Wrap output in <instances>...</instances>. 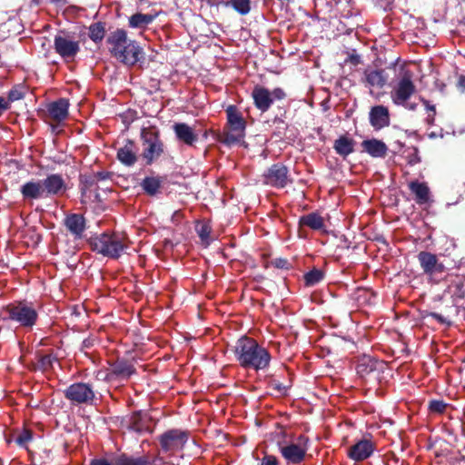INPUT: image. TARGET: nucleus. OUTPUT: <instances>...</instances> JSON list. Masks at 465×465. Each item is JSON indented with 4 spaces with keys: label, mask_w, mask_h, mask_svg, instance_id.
<instances>
[{
    "label": "nucleus",
    "mask_w": 465,
    "mask_h": 465,
    "mask_svg": "<svg viewBox=\"0 0 465 465\" xmlns=\"http://www.w3.org/2000/svg\"><path fill=\"white\" fill-rule=\"evenodd\" d=\"M233 353L241 367L256 371L267 370L272 360L266 348L247 336H242L237 340L233 347Z\"/></svg>",
    "instance_id": "obj_1"
},
{
    "label": "nucleus",
    "mask_w": 465,
    "mask_h": 465,
    "mask_svg": "<svg viewBox=\"0 0 465 465\" xmlns=\"http://www.w3.org/2000/svg\"><path fill=\"white\" fill-rule=\"evenodd\" d=\"M107 42L114 57L124 64L134 65L143 56V49L135 41L129 40L126 32L123 29L113 32Z\"/></svg>",
    "instance_id": "obj_2"
},
{
    "label": "nucleus",
    "mask_w": 465,
    "mask_h": 465,
    "mask_svg": "<svg viewBox=\"0 0 465 465\" xmlns=\"http://www.w3.org/2000/svg\"><path fill=\"white\" fill-rule=\"evenodd\" d=\"M92 250L110 258H118L128 248L126 237L120 233H102L91 239Z\"/></svg>",
    "instance_id": "obj_3"
},
{
    "label": "nucleus",
    "mask_w": 465,
    "mask_h": 465,
    "mask_svg": "<svg viewBox=\"0 0 465 465\" xmlns=\"http://www.w3.org/2000/svg\"><path fill=\"white\" fill-rule=\"evenodd\" d=\"M227 124L222 134V142L232 145L240 143L245 135L246 122L234 105L226 109Z\"/></svg>",
    "instance_id": "obj_4"
},
{
    "label": "nucleus",
    "mask_w": 465,
    "mask_h": 465,
    "mask_svg": "<svg viewBox=\"0 0 465 465\" xmlns=\"http://www.w3.org/2000/svg\"><path fill=\"white\" fill-rule=\"evenodd\" d=\"M415 92L413 73L408 68L401 67L391 92L392 102L397 105H405Z\"/></svg>",
    "instance_id": "obj_5"
},
{
    "label": "nucleus",
    "mask_w": 465,
    "mask_h": 465,
    "mask_svg": "<svg viewBox=\"0 0 465 465\" xmlns=\"http://www.w3.org/2000/svg\"><path fill=\"white\" fill-rule=\"evenodd\" d=\"M277 445L287 463L299 464L304 460L309 449V439L300 435L294 441L289 443L279 441Z\"/></svg>",
    "instance_id": "obj_6"
},
{
    "label": "nucleus",
    "mask_w": 465,
    "mask_h": 465,
    "mask_svg": "<svg viewBox=\"0 0 465 465\" xmlns=\"http://www.w3.org/2000/svg\"><path fill=\"white\" fill-rule=\"evenodd\" d=\"M143 141V157L147 164H151L163 153V143L158 133L151 128H143L141 132Z\"/></svg>",
    "instance_id": "obj_7"
},
{
    "label": "nucleus",
    "mask_w": 465,
    "mask_h": 465,
    "mask_svg": "<svg viewBox=\"0 0 465 465\" xmlns=\"http://www.w3.org/2000/svg\"><path fill=\"white\" fill-rule=\"evenodd\" d=\"M6 312L12 321L24 327H32L35 324L38 314L35 307L27 302H18L6 307Z\"/></svg>",
    "instance_id": "obj_8"
},
{
    "label": "nucleus",
    "mask_w": 465,
    "mask_h": 465,
    "mask_svg": "<svg viewBox=\"0 0 465 465\" xmlns=\"http://www.w3.org/2000/svg\"><path fill=\"white\" fill-rule=\"evenodd\" d=\"M64 397L74 404H92L94 400L93 387L84 382H75L64 391Z\"/></svg>",
    "instance_id": "obj_9"
},
{
    "label": "nucleus",
    "mask_w": 465,
    "mask_h": 465,
    "mask_svg": "<svg viewBox=\"0 0 465 465\" xmlns=\"http://www.w3.org/2000/svg\"><path fill=\"white\" fill-rule=\"evenodd\" d=\"M255 106L262 112H266L274 100H282L285 93L282 88H275L272 92L262 86H255L252 93Z\"/></svg>",
    "instance_id": "obj_10"
},
{
    "label": "nucleus",
    "mask_w": 465,
    "mask_h": 465,
    "mask_svg": "<svg viewBox=\"0 0 465 465\" xmlns=\"http://www.w3.org/2000/svg\"><path fill=\"white\" fill-rule=\"evenodd\" d=\"M187 440L188 436L184 431L170 430L161 435L160 443L163 451L175 454L183 450Z\"/></svg>",
    "instance_id": "obj_11"
},
{
    "label": "nucleus",
    "mask_w": 465,
    "mask_h": 465,
    "mask_svg": "<svg viewBox=\"0 0 465 465\" xmlns=\"http://www.w3.org/2000/svg\"><path fill=\"white\" fill-rule=\"evenodd\" d=\"M288 182V169L283 164H273L264 173V183L271 186L282 188L287 185Z\"/></svg>",
    "instance_id": "obj_12"
},
{
    "label": "nucleus",
    "mask_w": 465,
    "mask_h": 465,
    "mask_svg": "<svg viewBox=\"0 0 465 465\" xmlns=\"http://www.w3.org/2000/svg\"><path fill=\"white\" fill-rule=\"evenodd\" d=\"M135 372V368L133 363L124 360H118L111 364L110 369L106 374L109 381L114 380H127Z\"/></svg>",
    "instance_id": "obj_13"
},
{
    "label": "nucleus",
    "mask_w": 465,
    "mask_h": 465,
    "mask_svg": "<svg viewBox=\"0 0 465 465\" xmlns=\"http://www.w3.org/2000/svg\"><path fill=\"white\" fill-rule=\"evenodd\" d=\"M375 450V444L367 439H362L348 450V457L354 461H361L370 458Z\"/></svg>",
    "instance_id": "obj_14"
},
{
    "label": "nucleus",
    "mask_w": 465,
    "mask_h": 465,
    "mask_svg": "<svg viewBox=\"0 0 465 465\" xmlns=\"http://www.w3.org/2000/svg\"><path fill=\"white\" fill-rule=\"evenodd\" d=\"M54 49L64 59H73L79 52V43L69 37L57 35L54 38Z\"/></svg>",
    "instance_id": "obj_15"
},
{
    "label": "nucleus",
    "mask_w": 465,
    "mask_h": 465,
    "mask_svg": "<svg viewBox=\"0 0 465 465\" xmlns=\"http://www.w3.org/2000/svg\"><path fill=\"white\" fill-rule=\"evenodd\" d=\"M42 183L45 197L62 194L66 190L64 180L57 173L48 175Z\"/></svg>",
    "instance_id": "obj_16"
},
{
    "label": "nucleus",
    "mask_w": 465,
    "mask_h": 465,
    "mask_svg": "<svg viewBox=\"0 0 465 465\" xmlns=\"http://www.w3.org/2000/svg\"><path fill=\"white\" fill-rule=\"evenodd\" d=\"M370 124L375 129H381L390 124V114L384 105L373 106L369 114Z\"/></svg>",
    "instance_id": "obj_17"
},
{
    "label": "nucleus",
    "mask_w": 465,
    "mask_h": 465,
    "mask_svg": "<svg viewBox=\"0 0 465 465\" xmlns=\"http://www.w3.org/2000/svg\"><path fill=\"white\" fill-rule=\"evenodd\" d=\"M64 225L74 238H82L85 230V220L81 214L72 213L64 219Z\"/></svg>",
    "instance_id": "obj_18"
},
{
    "label": "nucleus",
    "mask_w": 465,
    "mask_h": 465,
    "mask_svg": "<svg viewBox=\"0 0 465 465\" xmlns=\"http://www.w3.org/2000/svg\"><path fill=\"white\" fill-rule=\"evenodd\" d=\"M173 131L177 139L187 145H193L197 141L194 130L184 123H177L173 125Z\"/></svg>",
    "instance_id": "obj_19"
},
{
    "label": "nucleus",
    "mask_w": 465,
    "mask_h": 465,
    "mask_svg": "<svg viewBox=\"0 0 465 465\" xmlns=\"http://www.w3.org/2000/svg\"><path fill=\"white\" fill-rule=\"evenodd\" d=\"M20 191L25 199L46 198L42 181H29L22 185Z\"/></svg>",
    "instance_id": "obj_20"
},
{
    "label": "nucleus",
    "mask_w": 465,
    "mask_h": 465,
    "mask_svg": "<svg viewBox=\"0 0 465 465\" xmlns=\"http://www.w3.org/2000/svg\"><path fill=\"white\" fill-rule=\"evenodd\" d=\"M69 103L66 99L61 98L48 104L49 115L56 122L64 120L68 115Z\"/></svg>",
    "instance_id": "obj_21"
},
{
    "label": "nucleus",
    "mask_w": 465,
    "mask_h": 465,
    "mask_svg": "<svg viewBox=\"0 0 465 465\" xmlns=\"http://www.w3.org/2000/svg\"><path fill=\"white\" fill-rule=\"evenodd\" d=\"M118 160L124 165L131 166L137 160V148L135 144L128 141L123 147L117 151Z\"/></svg>",
    "instance_id": "obj_22"
},
{
    "label": "nucleus",
    "mask_w": 465,
    "mask_h": 465,
    "mask_svg": "<svg viewBox=\"0 0 465 465\" xmlns=\"http://www.w3.org/2000/svg\"><path fill=\"white\" fill-rule=\"evenodd\" d=\"M450 283L446 289V294H449L453 301L459 302L464 298V278L461 276H453L449 279Z\"/></svg>",
    "instance_id": "obj_23"
},
{
    "label": "nucleus",
    "mask_w": 465,
    "mask_h": 465,
    "mask_svg": "<svg viewBox=\"0 0 465 465\" xmlns=\"http://www.w3.org/2000/svg\"><path fill=\"white\" fill-rule=\"evenodd\" d=\"M361 145L364 151L372 157H384L388 151L387 145L382 141L377 139L365 140Z\"/></svg>",
    "instance_id": "obj_24"
},
{
    "label": "nucleus",
    "mask_w": 465,
    "mask_h": 465,
    "mask_svg": "<svg viewBox=\"0 0 465 465\" xmlns=\"http://www.w3.org/2000/svg\"><path fill=\"white\" fill-rule=\"evenodd\" d=\"M365 82L370 87L382 88L387 82V76L382 70H367L364 73Z\"/></svg>",
    "instance_id": "obj_25"
},
{
    "label": "nucleus",
    "mask_w": 465,
    "mask_h": 465,
    "mask_svg": "<svg viewBox=\"0 0 465 465\" xmlns=\"http://www.w3.org/2000/svg\"><path fill=\"white\" fill-rule=\"evenodd\" d=\"M409 188L411 193L415 194L417 203H423L428 201L430 191L425 183H420L418 181L411 182Z\"/></svg>",
    "instance_id": "obj_26"
},
{
    "label": "nucleus",
    "mask_w": 465,
    "mask_h": 465,
    "mask_svg": "<svg viewBox=\"0 0 465 465\" xmlns=\"http://www.w3.org/2000/svg\"><path fill=\"white\" fill-rule=\"evenodd\" d=\"M156 17V15L136 13L130 16L129 25L132 28H145Z\"/></svg>",
    "instance_id": "obj_27"
},
{
    "label": "nucleus",
    "mask_w": 465,
    "mask_h": 465,
    "mask_svg": "<svg viewBox=\"0 0 465 465\" xmlns=\"http://www.w3.org/2000/svg\"><path fill=\"white\" fill-rule=\"evenodd\" d=\"M334 149L340 155L347 156L353 152V141L346 136H341L335 141Z\"/></svg>",
    "instance_id": "obj_28"
},
{
    "label": "nucleus",
    "mask_w": 465,
    "mask_h": 465,
    "mask_svg": "<svg viewBox=\"0 0 465 465\" xmlns=\"http://www.w3.org/2000/svg\"><path fill=\"white\" fill-rule=\"evenodd\" d=\"M300 223L313 230H320L324 225L322 217L315 213L302 216Z\"/></svg>",
    "instance_id": "obj_29"
},
{
    "label": "nucleus",
    "mask_w": 465,
    "mask_h": 465,
    "mask_svg": "<svg viewBox=\"0 0 465 465\" xmlns=\"http://www.w3.org/2000/svg\"><path fill=\"white\" fill-rule=\"evenodd\" d=\"M162 184V180L156 176L145 177L141 183L142 188L150 195H154L158 193Z\"/></svg>",
    "instance_id": "obj_30"
},
{
    "label": "nucleus",
    "mask_w": 465,
    "mask_h": 465,
    "mask_svg": "<svg viewBox=\"0 0 465 465\" xmlns=\"http://www.w3.org/2000/svg\"><path fill=\"white\" fill-rule=\"evenodd\" d=\"M376 362L378 361L370 357H363L357 365V373L362 377L369 374L374 371Z\"/></svg>",
    "instance_id": "obj_31"
},
{
    "label": "nucleus",
    "mask_w": 465,
    "mask_h": 465,
    "mask_svg": "<svg viewBox=\"0 0 465 465\" xmlns=\"http://www.w3.org/2000/svg\"><path fill=\"white\" fill-rule=\"evenodd\" d=\"M419 261L426 272H430L436 266V256L426 252L419 254Z\"/></svg>",
    "instance_id": "obj_32"
},
{
    "label": "nucleus",
    "mask_w": 465,
    "mask_h": 465,
    "mask_svg": "<svg viewBox=\"0 0 465 465\" xmlns=\"http://www.w3.org/2000/svg\"><path fill=\"white\" fill-rule=\"evenodd\" d=\"M226 5L232 6L242 15H247L251 10L250 0H230L226 3Z\"/></svg>",
    "instance_id": "obj_33"
},
{
    "label": "nucleus",
    "mask_w": 465,
    "mask_h": 465,
    "mask_svg": "<svg viewBox=\"0 0 465 465\" xmlns=\"http://www.w3.org/2000/svg\"><path fill=\"white\" fill-rule=\"evenodd\" d=\"M104 27L101 23H95L89 27V36L94 42H100L104 36Z\"/></svg>",
    "instance_id": "obj_34"
},
{
    "label": "nucleus",
    "mask_w": 465,
    "mask_h": 465,
    "mask_svg": "<svg viewBox=\"0 0 465 465\" xmlns=\"http://www.w3.org/2000/svg\"><path fill=\"white\" fill-rule=\"evenodd\" d=\"M323 279V272L319 269H313L304 275L306 285L313 286Z\"/></svg>",
    "instance_id": "obj_35"
},
{
    "label": "nucleus",
    "mask_w": 465,
    "mask_h": 465,
    "mask_svg": "<svg viewBox=\"0 0 465 465\" xmlns=\"http://www.w3.org/2000/svg\"><path fill=\"white\" fill-rule=\"evenodd\" d=\"M113 465H133V457H128L125 454H121L113 457Z\"/></svg>",
    "instance_id": "obj_36"
},
{
    "label": "nucleus",
    "mask_w": 465,
    "mask_h": 465,
    "mask_svg": "<svg viewBox=\"0 0 465 465\" xmlns=\"http://www.w3.org/2000/svg\"><path fill=\"white\" fill-rule=\"evenodd\" d=\"M199 237L201 240L208 244L209 243V237H210V227L207 224H202L200 228L197 229Z\"/></svg>",
    "instance_id": "obj_37"
},
{
    "label": "nucleus",
    "mask_w": 465,
    "mask_h": 465,
    "mask_svg": "<svg viewBox=\"0 0 465 465\" xmlns=\"http://www.w3.org/2000/svg\"><path fill=\"white\" fill-rule=\"evenodd\" d=\"M32 439V434L29 430H23L15 439L17 444L21 446H25L27 442H29Z\"/></svg>",
    "instance_id": "obj_38"
},
{
    "label": "nucleus",
    "mask_w": 465,
    "mask_h": 465,
    "mask_svg": "<svg viewBox=\"0 0 465 465\" xmlns=\"http://www.w3.org/2000/svg\"><path fill=\"white\" fill-rule=\"evenodd\" d=\"M261 465H279V460L275 456L266 454L262 459Z\"/></svg>",
    "instance_id": "obj_39"
},
{
    "label": "nucleus",
    "mask_w": 465,
    "mask_h": 465,
    "mask_svg": "<svg viewBox=\"0 0 465 465\" xmlns=\"http://www.w3.org/2000/svg\"><path fill=\"white\" fill-rule=\"evenodd\" d=\"M153 461L146 456L133 458V465H152Z\"/></svg>",
    "instance_id": "obj_40"
},
{
    "label": "nucleus",
    "mask_w": 465,
    "mask_h": 465,
    "mask_svg": "<svg viewBox=\"0 0 465 465\" xmlns=\"http://www.w3.org/2000/svg\"><path fill=\"white\" fill-rule=\"evenodd\" d=\"M24 93L20 90L14 89L9 92L8 100L11 102L22 99Z\"/></svg>",
    "instance_id": "obj_41"
},
{
    "label": "nucleus",
    "mask_w": 465,
    "mask_h": 465,
    "mask_svg": "<svg viewBox=\"0 0 465 465\" xmlns=\"http://www.w3.org/2000/svg\"><path fill=\"white\" fill-rule=\"evenodd\" d=\"M90 465H113V458L111 460L106 459H94L91 461Z\"/></svg>",
    "instance_id": "obj_42"
},
{
    "label": "nucleus",
    "mask_w": 465,
    "mask_h": 465,
    "mask_svg": "<svg viewBox=\"0 0 465 465\" xmlns=\"http://www.w3.org/2000/svg\"><path fill=\"white\" fill-rule=\"evenodd\" d=\"M440 242H445V243L447 244L446 251H449L450 249H454V247H455L454 242L452 240L449 241L446 236L440 237Z\"/></svg>",
    "instance_id": "obj_43"
},
{
    "label": "nucleus",
    "mask_w": 465,
    "mask_h": 465,
    "mask_svg": "<svg viewBox=\"0 0 465 465\" xmlns=\"http://www.w3.org/2000/svg\"><path fill=\"white\" fill-rule=\"evenodd\" d=\"M9 107V100L5 99L4 97H0V108L7 109Z\"/></svg>",
    "instance_id": "obj_44"
},
{
    "label": "nucleus",
    "mask_w": 465,
    "mask_h": 465,
    "mask_svg": "<svg viewBox=\"0 0 465 465\" xmlns=\"http://www.w3.org/2000/svg\"><path fill=\"white\" fill-rule=\"evenodd\" d=\"M423 104L425 105V108H426V110H427L428 112H432V113H434V111H435L434 105H430V104H429V102H428V101H425V100L423 101Z\"/></svg>",
    "instance_id": "obj_45"
},
{
    "label": "nucleus",
    "mask_w": 465,
    "mask_h": 465,
    "mask_svg": "<svg viewBox=\"0 0 465 465\" xmlns=\"http://www.w3.org/2000/svg\"><path fill=\"white\" fill-rule=\"evenodd\" d=\"M429 407L431 411H436V400H431L430 401Z\"/></svg>",
    "instance_id": "obj_46"
},
{
    "label": "nucleus",
    "mask_w": 465,
    "mask_h": 465,
    "mask_svg": "<svg viewBox=\"0 0 465 465\" xmlns=\"http://www.w3.org/2000/svg\"><path fill=\"white\" fill-rule=\"evenodd\" d=\"M445 407H447V405H446V404H444L443 402H441V401H438V405H437V408H438V413H440V411H443V409H444Z\"/></svg>",
    "instance_id": "obj_47"
},
{
    "label": "nucleus",
    "mask_w": 465,
    "mask_h": 465,
    "mask_svg": "<svg viewBox=\"0 0 465 465\" xmlns=\"http://www.w3.org/2000/svg\"><path fill=\"white\" fill-rule=\"evenodd\" d=\"M419 161H420V159L418 158V156L416 155V153H414L413 158H411V159H410V160H409V163H411V164H415V163H417Z\"/></svg>",
    "instance_id": "obj_48"
},
{
    "label": "nucleus",
    "mask_w": 465,
    "mask_h": 465,
    "mask_svg": "<svg viewBox=\"0 0 465 465\" xmlns=\"http://www.w3.org/2000/svg\"><path fill=\"white\" fill-rule=\"evenodd\" d=\"M427 122L429 124L432 125L433 124V122H434V117L430 115V114H428V117H427Z\"/></svg>",
    "instance_id": "obj_49"
},
{
    "label": "nucleus",
    "mask_w": 465,
    "mask_h": 465,
    "mask_svg": "<svg viewBox=\"0 0 465 465\" xmlns=\"http://www.w3.org/2000/svg\"><path fill=\"white\" fill-rule=\"evenodd\" d=\"M437 320H438V322H445V320H443V319L441 318V316H440V315H438Z\"/></svg>",
    "instance_id": "obj_50"
},
{
    "label": "nucleus",
    "mask_w": 465,
    "mask_h": 465,
    "mask_svg": "<svg viewBox=\"0 0 465 465\" xmlns=\"http://www.w3.org/2000/svg\"><path fill=\"white\" fill-rule=\"evenodd\" d=\"M98 176L101 178V179H104L105 178V175H104L103 173H98Z\"/></svg>",
    "instance_id": "obj_51"
}]
</instances>
